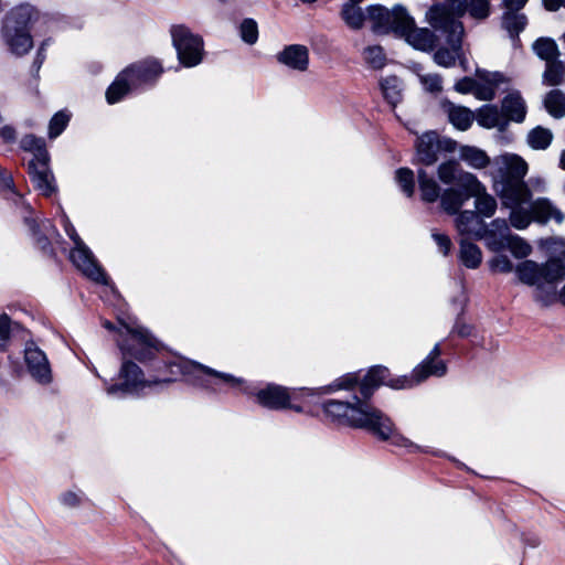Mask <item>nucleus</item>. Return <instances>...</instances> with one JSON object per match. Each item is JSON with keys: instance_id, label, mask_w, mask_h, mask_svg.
I'll list each match as a JSON object with an SVG mask.
<instances>
[{"instance_id": "obj_7", "label": "nucleus", "mask_w": 565, "mask_h": 565, "mask_svg": "<svg viewBox=\"0 0 565 565\" xmlns=\"http://www.w3.org/2000/svg\"><path fill=\"white\" fill-rule=\"evenodd\" d=\"M38 17L30 3H20L7 14L3 24V39L9 51L21 56L33 47L30 28Z\"/></svg>"}, {"instance_id": "obj_2", "label": "nucleus", "mask_w": 565, "mask_h": 565, "mask_svg": "<svg viewBox=\"0 0 565 565\" xmlns=\"http://www.w3.org/2000/svg\"><path fill=\"white\" fill-rule=\"evenodd\" d=\"M365 376L360 381L356 374H347L345 376L338 379L328 387L318 390L319 394H327L339 390H350L354 385L360 384L364 381ZM360 393H362L360 391ZM364 399L370 396H364ZM324 413L337 420H340L349 426L355 428L367 429L372 420L381 419L379 409L375 408L366 401H362L359 397H354L352 402H342L337 399H330L323 404Z\"/></svg>"}, {"instance_id": "obj_56", "label": "nucleus", "mask_w": 565, "mask_h": 565, "mask_svg": "<svg viewBox=\"0 0 565 565\" xmlns=\"http://www.w3.org/2000/svg\"><path fill=\"white\" fill-rule=\"evenodd\" d=\"M47 45V41H44L40 49H39V52H38V56H36V61L41 64L44 60V50H45V46Z\"/></svg>"}, {"instance_id": "obj_40", "label": "nucleus", "mask_w": 565, "mask_h": 565, "mask_svg": "<svg viewBox=\"0 0 565 565\" xmlns=\"http://www.w3.org/2000/svg\"><path fill=\"white\" fill-rule=\"evenodd\" d=\"M565 74V66L561 61L554 60L546 63V68L543 74V82L550 86H557L562 84Z\"/></svg>"}, {"instance_id": "obj_11", "label": "nucleus", "mask_w": 565, "mask_h": 565, "mask_svg": "<svg viewBox=\"0 0 565 565\" xmlns=\"http://www.w3.org/2000/svg\"><path fill=\"white\" fill-rule=\"evenodd\" d=\"M172 43L178 60L185 67H194L203 60L204 44L200 35L194 34L184 25H174L171 29Z\"/></svg>"}, {"instance_id": "obj_37", "label": "nucleus", "mask_w": 565, "mask_h": 565, "mask_svg": "<svg viewBox=\"0 0 565 565\" xmlns=\"http://www.w3.org/2000/svg\"><path fill=\"white\" fill-rule=\"evenodd\" d=\"M553 134L550 129L537 126L526 137L527 145L534 150H545L552 143Z\"/></svg>"}, {"instance_id": "obj_23", "label": "nucleus", "mask_w": 565, "mask_h": 565, "mask_svg": "<svg viewBox=\"0 0 565 565\" xmlns=\"http://www.w3.org/2000/svg\"><path fill=\"white\" fill-rule=\"evenodd\" d=\"M29 168L34 188L43 195L50 196L55 191V185L49 161H31Z\"/></svg>"}, {"instance_id": "obj_32", "label": "nucleus", "mask_w": 565, "mask_h": 565, "mask_svg": "<svg viewBox=\"0 0 565 565\" xmlns=\"http://www.w3.org/2000/svg\"><path fill=\"white\" fill-rule=\"evenodd\" d=\"M459 158L475 170L486 169L492 163V159L487 152L475 146H460Z\"/></svg>"}, {"instance_id": "obj_57", "label": "nucleus", "mask_w": 565, "mask_h": 565, "mask_svg": "<svg viewBox=\"0 0 565 565\" xmlns=\"http://www.w3.org/2000/svg\"><path fill=\"white\" fill-rule=\"evenodd\" d=\"M42 228L46 234H49L50 232H56L55 228L52 226L51 222L47 220L42 222Z\"/></svg>"}, {"instance_id": "obj_39", "label": "nucleus", "mask_w": 565, "mask_h": 565, "mask_svg": "<svg viewBox=\"0 0 565 565\" xmlns=\"http://www.w3.org/2000/svg\"><path fill=\"white\" fill-rule=\"evenodd\" d=\"M544 105L551 116L555 118L565 116V94L561 90H551L544 99Z\"/></svg>"}, {"instance_id": "obj_16", "label": "nucleus", "mask_w": 565, "mask_h": 565, "mask_svg": "<svg viewBox=\"0 0 565 565\" xmlns=\"http://www.w3.org/2000/svg\"><path fill=\"white\" fill-rule=\"evenodd\" d=\"M456 146V141L451 139L439 140L434 131L425 132L417 139L415 161L424 166H433L438 159V150L451 152L455 151Z\"/></svg>"}, {"instance_id": "obj_15", "label": "nucleus", "mask_w": 565, "mask_h": 565, "mask_svg": "<svg viewBox=\"0 0 565 565\" xmlns=\"http://www.w3.org/2000/svg\"><path fill=\"white\" fill-rule=\"evenodd\" d=\"M459 181L462 189L469 191L471 198H475L476 214L480 218L492 217L498 207L497 200L487 192L486 186L473 173H463Z\"/></svg>"}, {"instance_id": "obj_34", "label": "nucleus", "mask_w": 565, "mask_h": 565, "mask_svg": "<svg viewBox=\"0 0 565 565\" xmlns=\"http://www.w3.org/2000/svg\"><path fill=\"white\" fill-rule=\"evenodd\" d=\"M417 180L422 199L425 202L431 203L440 198V186L433 175H429L424 169H418Z\"/></svg>"}, {"instance_id": "obj_55", "label": "nucleus", "mask_w": 565, "mask_h": 565, "mask_svg": "<svg viewBox=\"0 0 565 565\" xmlns=\"http://www.w3.org/2000/svg\"><path fill=\"white\" fill-rule=\"evenodd\" d=\"M544 4L545 9L551 12L557 11L562 6L565 8V2H544Z\"/></svg>"}, {"instance_id": "obj_38", "label": "nucleus", "mask_w": 565, "mask_h": 565, "mask_svg": "<svg viewBox=\"0 0 565 565\" xmlns=\"http://www.w3.org/2000/svg\"><path fill=\"white\" fill-rule=\"evenodd\" d=\"M534 53L546 63L552 62L558 56V49L554 40L550 38H540L533 45Z\"/></svg>"}, {"instance_id": "obj_51", "label": "nucleus", "mask_w": 565, "mask_h": 565, "mask_svg": "<svg viewBox=\"0 0 565 565\" xmlns=\"http://www.w3.org/2000/svg\"><path fill=\"white\" fill-rule=\"evenodd\" d=\"M11 331V320L10 318L3 313L0 315V349H4L9 339Z\"/></svg>"}, {"instance_id": "obj_19", "label": "nucleus", "mask_w": 565, "mask_h": 565, "mask_svg": "<svg viewBox=\"0 0 565 565\" xmlns=\"http://www.w3.org/2000/svg\"><path fill=\"white\" fill-rule=\"evenodd\" d=\"M511 78L501 72L477 71L476 98L490 102L495 97L497 89L508 86Z\"/></svg>"}, {"instance_id": "obj_17", "label": "nucleus", "mask_w": 565, "mask_h": 565, "mask_svg": "<svg viewBox=\"0 0 565 565\" xmlns=\"http://www.w3.org/2000/svg\"><path fill=\"white\" fill-rule=\"evenodd\" d=\"M120 383L113 384L107 387V394L115 397H120L126 394L136 393L149 383L145 380L140 367L129 361H124L120 373Z\"/></svg>"}, {"instance_id": "obj_12", "label": "nucleus", "mask_w": 565, "mask_h": 565, "mask_svg": "<svg viewBox=\"0 0 565 565\" xmlns=\"http://www.w3.org/2000/svg\"><path fill=\"white\" fill-rule=\"evenodd\" d=\"M64 228L74 242V248L70 255L72 263L89 279L99 284H107V277L104 270L97 264L89 248L79 238L75 228L67 220L64 223Z\"/></svg>"}, {"instance_id": "obj_9", "label": "nucleus", "mask_w": 565, "mask_h": 565, "mask_svg": "<svg viewBox=\"0 0 565 565\" xmlns=\"http://www.w3.org/2000/svg\"><path fill=\"white\" fill-rule=\"evenodd\" d=\"M525 203L518 202L507 206L510 209L509 222L515 230L523 231L533 221L545 224L554 220L561 224L565 220V215L545 198L530 202L529 206H525Z\"/></svg>"}, {"instance_id": "obj_13", "label": "nucleus", "mask_w": 565, "mask_h": 565, "mask_svg": "<svg viewBox=\"0 0 565 565\" xmlns=\"http://www.w3.org/2000/svg\"><path fill=\"white\" fill-rule=\"evenodd\" d=\"M313 394L315 391L309 388H295L289 391L287 387L269 384L257 392L256 401L259 405L269 409L291 408L300 413L302 408L300 406L292 405L291 401H296L305 396H311Z\"/></svg>"}, {"instance_id": "obj_54", "label": "nucleus", "mask_w": 565, "mask_h": 565, "mask_svg": "<svg viewBox=\"0 0 565 565\" xmlns=\"http://www.w3.org/2000/svg\"><path fill=\"white\" fill-rule=\"evenodd\" d=\"M0 137L7 141H13L15 139V130L11 126H2L0 127Z\"/></svg>"}, {"instance_id": "obj_47", "label": "nucleus", "mask_w": 565, "mask_h": 565, "mask_svg": "<svg viewBox=\"0 0 565 565\" xmlns=\"http://www.w3.org/2000/svg\"><path fill=\"white\" fill-rule=\"evenodd\" d=\"M424 89L429 93H438L443 89L441 77L438 74H417Z\"/></svg>"}, {"instance_id": "obj_25", "label": "nucleus", "mask_w": 565, "mask_h": 565, "mask_svg": "<svg viewBox=\"0 0 565 565\" xmlns=\"http://www.w3.org/2000/svg\"><path fill=\"white\" fill-rule=\"evenodd\" d=\"M501 111L510 121L523 122L526 116V103L518 90L510 92L501 102Z\"/></svg>"}, {"instance_id": "obj_5", "label": "nucleus", "mask_w": 565, "mask_h": 565, "mask_svg": "<svg viewBox=\"0 0 565 565\" xmlns=\"http://www.w3.org/2000/svg\"><path fill=\"white\" fill-rule=\"evenodd\" d=\"M518 279L534 286L536 301L547 306L556 301L557 282L565 276V265L558 257H551L544 264L525 259L515 266Z\"/></svg>"}, {"instance_id": "obj_61", "label": "nucleus", "mask_w": 565, "mask_h": 565, "mask_svg": "<svg viewBox=\"0 0 565 565\" xmlns=\"http://www.w3.org/2000/svg\"><path fill=\"white\" fill-rule=\"evenodd\" d=\"M104 326H105V328H107V329H111V328H113V326H111L109 322H105V324H104Z\"/></svg>"}, {"instance_id": "obj_60", "label": "nucleus", "mask_w": 565, "mask_h": 565, "mask_svg": "<svg viewBox=\"0 0 565 565\" xmlns=\"http://www.w3.org/2000/svg\"><path fill=\"white\" fill-rule=\"evenodd\" d=\"M559 167L565 170V150L561 153Z\"/></svg>"}, {"instance_id": "obj_35", "label": "nucleus", "mask_w": 565, "mask_h": 565, "mask_svg": "<svg viewBox=\"0 0 565 565\" xmlns=\"http://www.w3.org/2000/svg\"><path fill=\"white\" fill-rule=\"evenodd\" d=\"M463 173H469L460 169L459 163L455 160L443 162L438 166L437 175L438 179L445 184L455 183L458 188L462 189L460 184V177Z\"/></svg>"}, {"instance_id": "obj_24", "label": "nucleus", "mask_w": 565, "mask_h": 565, "mask_svg": "<svg viewBox=\"0 0 565 565\" xmlns=\"http://www.w3.org/2000/svg\"><path fill=\"white\" fill-rule=\"evenodd\" d=\"M524 2H505L502 17V26L510 33L511 38L516 40L519 33L525 28L527 20L521 13Z\"/></svg>"}, {"instance_id": "obj_29", "label": "nucleus", "mask_w": 565, "mask_h": 565, "mask_svg": "<svg viewBox=\"0 0 565 565\" xmlns=\"http://www.w3.org/2000/svg\"><path fill=\"white\" fill-rule=\"evenodd\" d=\"M489 2H436L434 6H447L451 8V14L457 21L462 12H467L471 18L482 20L489 15Z\"/></svg>"}, {"instance_id": "obj_45", "label": "nucleus", "mask_w": 565, "mask_h": 565, "mask_svg": "<svg viewBox=\"0 0 565 565\" xmlns=\"http://www.w3.org/2000/svg\"><path fill=\"white\" fill-rule=\"evenodd\" d=\"M70 119L71 115L66 111L56 113L49 124V137L51 139H55L56 137H58L66 128Z\"/></svg>"}, {"instance_id": "obj_44", "label": "nucleus", "mask_w": 565, "mask_h": 565, "mask_svg": "<svg viewBox=\"0 0 565 565\" xmlns=\"http://www.w3.org/2000/svg\"><path fill=\"white\" fill-rule=\"evenodd\" d=\"M365 62L372 68H382L386 63L384 51L379 45L369 46L363 52Z\"/></svg>"}, {"instance_id": "obj_36", "label": "nucleus", "mask_w": 565, "mask_h": 565, "mask_svg": "<svg viewBox=\"0 0 565 565\" xmlns=\"http://www.w3.org/2000/svg\"><path fill=\"white\" fill-rule=\"evenodd\" d=\"M21 146L25 151L33 152L34 159L32 161H50V156L42 138L26 135L22 138Z\"/></svg>"}, {"instance_id": "obj_22", "label": "nucleus", "mask_w": 565, "mask_h": 565, "mask_svg": "<svg viewBox=\"0 0 565 565\" xmlns=\"http://www.w3.org/2000/svg\"><path fill=\"white\" fill-rule=\"evenodd\" d=\"M276 60L288 70L303 73L309 68V50L306 45L290 44L276 54Z\"/></svg>"}, {"instance_id": "obj_43", "label": "nucleus", "mask_w": 565, "mask_h": 565, "mask_svg": "<svg viewBox=\"0 0 565 565\" xmlns=\"http://www.w3.org/2000/svg\"><path fill=\"white\" fill-rule=\"evenodd\" d=\"M395 180L402 191L408 196H413L415 191L414 172L408 168H399L395 172Z\"/></svg>"}, {"instance_id": "obj_59", "label": "nucleus", "mask_w": 565, "mask_h": 565, "mask_svg": "<svg viewBox=\"0 0 565 565\" xmlns=\"http://www.w3.org/2000/svg\"><path fill=\"white\" fill-rule=\"evenodd\" d=\"M557 299L565 306V284H564V287L561 289V291L557 292L556 300Z\"/></svg>"}, {"instance_id": "obj_52", "label": "nucleus", "mask_w": 565, "mask_h": 565, "mask_svg": "<svg viewBox=\"0 0 565 565\" xmlns=\"http://www.w3.org/2000/svg\"><path fill=\"white\" fill-rule=\"evenodd\" d=\"M455 89L458 93H461V94L471 93V94H473L476 96V92H477V77L476 78H471V77H463V78H461L460 81H458L456 83Z\"/></svg>"}, {"instance_id": "obj_46", "label": "nucleus", "mask_w": 565, "mask_h": 565, "mask_svg": "<svg viewBox=\"0 0 565 565\" xmlns=\"http://www.w3.org/2000/svg\"><path fill=\"white\" fill-rule=\"evenodd\" d=\"M241 38L247 44L256 43L258 39L257 23L252 19H245L239 28Z\"/></svg>"}, {"instance_id": "obj_8", "label": "nucleus", "mask_w": 565, "mask_h": 565, "mask_svg": "<svg viewBox=\"0 0 565 565\" xmlns=\"http://www.w3.org/2000/svg\"><path fill=\"white\" fill-rule=\"evenodd\" d=\"M162 73V66L156 60L132 64L120 72L106 92L108 104L118 103L131 90L153 83Z\"/></svg>"}, {"instance_id": "obj_14", "label": "nucleus", "mask_w": 565, "mask_h": 565, "mask_svg": "<svg viewBox=\"0 0 565 565\" xmlns=\"http://www.w3.org/2000/svg\"><path fill=\"white\" fill-rule=\"evenodd\" d=\"M174 366L179 369L181 374L186 376L189 382L199 386L207 387L212 384V382L206 380L204 376L214 377L233 387L241 386L244 383L243 379L241 377H236L228 373H222L191 361L181 362Z\"/></svg>"}, {"instance_id": "obj_42", "label": "nucleus", "mask_w": 565, "mask_h": 565, "mask_svg": "<svg viewBox=\"0 0 565 565\" xmlns=\"http://www.w3.org/2000/svg\"><path fill=\"white\" fill-rule=\"evenodd\" d=\"M384 97L390 104L396 105L401 99V82L395 76H390L381 82Z\"/></svg>"}, {"instance_id": "obj_33", "label": "nucleus", "mask_w": 565, "mask_h": 565, "mask_svg": "<svg viewBox=\"0 0 565 565\" xmlns=\"http://www.w3.org/2000/svg\"><path fill=\"white\" fill-rule=\"evenodd\" d=\"M459 260L465 267L476 269L482 263V252L478 245L462 238L459 244Z\"/></svg>"}, {"instance_id": "obj_27", "label": "nucleus", "mask_w": 565, "mask_h": 565, "mask_svg": "<svg viewBox=\"0 0 565 565\" xmlns=\"http://www.w3.org/2000/svg\"><path fill=\"white\" fill-rule=\"evenodd\" d=\"M373 7H382L381 4L369 6L366 9H363L360 6V2H344L341 8V17L345 24L353 29L359 30L363 26V23L369 18L373 23L374 20L371 18L370 9Z\"/></svg>"}, {"instance_id": "obj_41", "label": "nucleus", "mask_w": 565, "mask_h": 565, "mask_svg": "<svg viewBox=\"0 0 565 565\" xmlns=\"http://www.w3.org/2000/svg\"><path fill=\"white\" fill-rule=\"evenodd\" d=\"M515 258H526L532 253V246L523 237L512 234L507 247Z\"/></svg>"}, {"instance_id": "obj_49", "label": "nucleus", "mask_w": 565, "mask_h": 565, "mask_svg": "<svg viewBox=\"0 0 565 565\" xmlns=\"http://www.w3.org/2000/svg\"><path fill=\"white\" fill-rule=\"evenodd\" d=\"M58 501L64 508H78L83 502V493L79 490H67L60 495Z\"/></svg>"}, {"instance_id": "obj_28", "label": "nucleus", "mask_w": 565, "mask_h": 565, "mask_svg": "<svg viewBox=\"0 0 565 565\" xmlns=\"http://www.w3.org/2000/svg\"><path fill=\"white\" fill-rule=\"evenodd\" d=\"M484 222L475 211H460L455 218V226L461 236H472L479 239Z\"/></svg>"}, {"instance_id": "obj_18", "label": "nucleus", "mask_w": 565, "mask_h": 565, "mask_svg": "<svg viewBox=\"0 0 565 565\" xmlns=\"http://www.w3.org/2000/svg\"><path fill=\"white\" fill-rule=\"evenodd\" d=\"M508 221L505 218H494L489 224L484 223L479 239H483L487 248L493 253H500L507 247L511 237Z\"/></svg>"}, {"instance_id": "obj_58", "label": "nucleus", "mask_w": 565, "mask_h": 565, "mask_svg": "<svg viewBox=\"0 0 565 565\" xmlns=\"http://www.w3.org/2000/svg\"><path fill=\"white\" fill-rule=\"evenodd\" d=\"M457 332L461 337H467L470 333L469 326L457 327Z\"/></svg>"}, {"instance_id": "obj_3", "label": "nucleus", "mask_w": 565, "mask_h": 565, "mask_svg": "<svg viewBox=\"0 0 565 565\" xmlns=\"http://www.w3.org/2000/svg\"><path fill=\"white\" fill-rule=\"evenodd\" d=\"M370 14L374 20V31L384 33L393 31L416 50L431 51L443 36L436 30L433 32L426 28H415L414 20L399 4L392 11H387L384 7H373L370 9Z\"/></svg>"}, {"instance_id": "obj_6", "label": "nucleus", "mask_w": 565, "mask_h": 565, "mask_svg": "<svg viewBox=\"0 0 565 565\" xmlns=\"http://www.w3.org/2000/svg\"><path fill=\"white\" fill-rule=\"evenodd\" d=\"M451 8L447 6H431L427 12V21L436 32L441 33V39L449 45V49H439L434 54L436 64L450 67L455 65L458 52L461 47L463 26L460 21L451 14Z\"/></svg>"}, {"instance_id": "obj_21", "label": "nucleus", "mask_w": 565, "mask_h": 565, "mask_svg": "<svg viewBox=\"0 0 565 565\" xmlns=\"http://www.w3.org/2000/svg\"><path fill=\"white\" fill-rule=\"evenodd\" d=\"M24 360L31 376L41 384L52 381V371L45 353L38 347L30 344L25 349Z\"/></svg>"}, {"instance_id": "obj_20", "label": "nucleus", "mask_w": 565, "mask_h": 565, "mask_svg": "<svg viewBox=\"0 0 565 565\" xmlns=\"http://www.w3.org/2000/svg\"><path fill=\"white\" fill-rule=\"evenodd\" d=\"M379 415L382 417L381 419L372 420V424L369 426V430L375 434L382 440H391L393 445L398 447H404L411 450H417L418 446H416L411 439L399 434L391 420L385 414H383L379 409Z\"/></svg>"}, {"instance_id": "obj_30", "label": "nucleus", "mask_w": 565, "mask_h": 565, "mask_svg": "<svg viewBox=\"0 0 565 565\" xmlns=\"http://www.w3.org/2000/svg\"><path fill=\"white\" fill-rule=\"evenodd\" d=\"M441 107L455 128L465 131L472 125L475 114L469 108L457 106L450 102H443Z\"/></svg>"}, {"instance_id": "obj_4", "label": "nucleus", "mask_w": 565, "mask_h": 565, "mask_svg": "<svg viewBox=\"0 0 565 565\" xmlns=\"http://www.w3.org/2000/svg\"><path fill=\"white\" fill-rule=\"evenodd\" d=\"M441 351L439 344H435L429 354L414 370L412 377L398 376L388 379L390 372L384 366H374L365 374L361 385L364 396H371L374 388L387 385L394 390H405L422 383L429 376L441 377L447 373L446 362L439 359Z\"/></svg>"}, {"instance_id": "obj_31", "label": "nucleus", "mask_w": 565, "mask_h": 565, "mask_svg": "<svg viewBox=\"0 0 565 565\" xmlns=\"http://www.w3.org/2000/svg\"><path fill=\"white\" fill-rule=\"evenodd\" d=\"M470 198L469 191L456 185V188H448L441 193L440 205L447 213L456 214Z\"/></svg>"}, {"instance_id": "obj_10", "label": "nucleus", "mask_w": 565, "mask_h": 565, "mask_svg": "<svg viewBox=\"0 0 565 565\" xmlns=\"http://www.w3.org/2000/svg\"><path fill=\"white\" fill-rule=\"evenodd\" d=\"M120 337L126 339L119 341L124 355L129 354L139 360L151 356L153 351L159 349L158 341L136 321L121 322Z\"/></svg>"}, {"instance_id": "obj_26", "label": "nucleus", "mask_w": 565, "mask_h": 565, "mask_svg": "<svg viewBox=\"0 0 565 565\" xmlns=\"http://www.w3.org/2000/svg\"><path fill=\"white\" fill-rule=\"evenodd\" d=\"M477 124L486 129L504 131L508 128V119L495 105H483L475 114Z\"/></svg>"}, {"instance_id": "obj_1", "label": "nucleus", "mask_w": 565, "mask_h": 565, "mask_svg": "<svg viewBox=\"0 0 565 565\" xmlns=\"http://www.w3.org/2000/svg\"><path fill=\"white\" fill-rule=\"evenodd\" d=\"M527 171V162L516 153L504 152L492 159L488 173L503 205L530 202L532 194L524 182Z\"/></svg>"}, {"instance_id": "obj_48", "label": "nucleus", "mask_w": 565, "mask_h": 565, "mask_svg": "<svg viewBox=\"0 0 565 565\" xmlns=\"http://www.w3.org/2000/svg\"><path fill=\"white\" fill-rule=\"evenodd\" d=\"M489 266L492 270L498 273L508 274L511 271H515V266L510 260V258L507 255L499 254L490 259Z\"/></svg>"}, {"instance_id": "obj_50", "label": "nucleus", "mask_w": 565, "mask_h": 565, "mask_svg": "<svg viewBox=\"0 0 565 565\" xmlns=\"http://www.w3.org/2000/svg\"><path fill=\"white\" fill-rule=\"evenodd\" d=\"M540 246L550 252H558L565 258V239L561 237L541 239Z\"/></svg>"}, {"instance_id": "obj_53", "label": "nucleus", "mask_w": 565, "mask_h": 565, "mask_svg": "<svg viewBox=\"0 0 565 565\" xmlns=\"http://www.w3.org/2000/svg\"><path fill=\"white\" fill-rule=\"evenodd\" d=\"M433 238L435 239L436 244L438 245L440 252L444 255H447L451 248V241L447 235L434 233Z\"/></svg>"}]
</instances>
